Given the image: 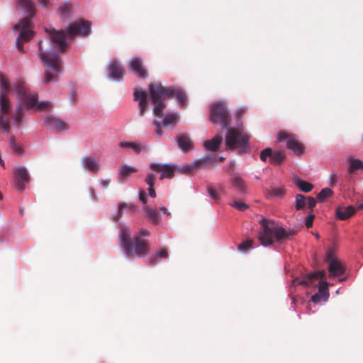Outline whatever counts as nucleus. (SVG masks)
Segmentation results:
<instances>
[{"label":"nucleus","instance_id":"obj_1","mask_svg":"<svg viewBox=\"0 0 363 363\" xmlns=\"http://www.w3.org/2000/svg\"><path fill=\"white\" fill-rule=\"evenodd\" d=\"M0 128L3 130L4 133L9 134L10 130L9 114L11 111V106L9 93L11 90L16 95L18 101L16 111L13 114V125L17 129H20L21 127L26 110L38 111L52 108V104L50 101H38L35 93H28L24 83L21 81L15 82L11 86L6 76L0 74Z\"/></svg>","mask_w":363,"mask_h":363},{"label":"nucleus","instance_id":"obj_2","mask_svg":"<svg viewBox=\"0 0 363 363\" xmlns=\"http://www.w3.org/2000/svg\"><path fill=\"white\" fill-rule=\"evenodd\" d=\"M150 233L147 229L142 228L131 238L130 229L123 224L120 226L118 233V242L125 255L133 257H143L148 251L147 243L140 238L147 237Z\"/></svg>","mask_w":363,"mask_h":363},{"label":"nucleus","instance_id":"obj_3","mask_svg":"<svg viewBox=\"0 0 363 363\" xmlns=\"http://www.w3.org/2000/svg\"><path fill=\"white\" fill-rule=\"evenodd\" d=\"M148 90L150 95V101L154 103L153 113L160 116L166 104L162 99L176 97L179 106H184L186 104V95L182 89L174 86H170L167 89L164 88L161 84H150Z\"/></svg>","mask_w":363,"mask_h":363},{"label":"nucleus","instance_id":"obj_4","mask_svg":"<svg viewBox=\"0 0 363 363\" xmlns=\"http://www.w3.org/2000/svg\"><path fill=\"white\" fill-rule=\"evenodd\" d=\"M260 230L258 239L264 247H269L275 242H281L291 238L295 235V231L286 230L279 225L274 220L262 217L259 221Z\"/></svg>","mask_w":363,"mask_h":363},{"label":"nucleus","instance_id":"obj_5","mask_svg":"<svg viewBox=\"0 0 363 363\" xmlns=\"http://www.w3.org/2000/svg\"><path fill=\"white\" fill-rule=\"evenodd\" d=\"M16 1L18 11L27 15V17L21 19L18 24H15L12 27L13 30L19 31L16 40V47L20 52L23 53V43L28 41L33 35V32L30 29V18L35 12V3L32 0Z\"/></svg>","mask_w":363,"mask_h":363},{"label":"nucleus","instance_id":"obj_6","mask_svg":"<svg viewBox=\"0 0 363 363\" xmlns=\"http://www.w3.org/2000/svg\"><path fill=\"white\" fill-rule=\"evenodd\" d=\"M39 53L38 57L43 62L45 72L42 82L45 85L56 82L61 72L62 60L60 55L51 49H44L43 40H38Z\"/></svg>","mask_w":363,"mask_h":363},{"label":"nucleus","instance_id":"obj_7","mask_svg":"<svg viewBox=\"0 0 363 363\" xmlns=\"http://www.w3.org/2000/svg\"><path fill=\"white\" fill-rule=\"evenodd\" d=\"M325 272L324 270L309 273L303 278L296 277L292 281L294 286L303 285L313 286L318 284V292L311 296V301L316 303L321 300L326 301L329 297L328 291V283L323 281Z\"/></svg>","mask_w":363,"mask_h":363},{"label":"nucleus","instance_id":"obj_8","mask_svg":"<svg viewBox=\"0 0 363 363\" xmlns=\"http://www.w3.org/2000/svg\"><path fill=\"white\" fill-rule=\"evenodd\" d=\"M242 108L238 110V126L242 125L241 114L243 112ZM250 135L243 132L242 129L238 127L237 129L230 128L225 135V142L226 148L234 150L239 148L240 153H245L249 148Z\"/></svg>","mask_w":363,"mask_h":363},{"label":"nucleus","instance_id":"obj_9","mask_svg":"<svg viewBox=\"0 0 363 363\" xmlns=\"http://www.w3.org/2000/svg\"><path fill=\"white\" fill-rule=\"evenodd\" d=\"M210 120L213 123H219L223 129L229 125V113L225 104L220 101L212 104L210 113Z\"/></svg>","mask_w":363,"mask_h":363},{"label":"nucleus","instance_id":"obj_10","mask_svg":"<svg viewBox=\"0 0 363 363\" xmlns=\"http://www.w3.org/2000/svg\"><path fill=\"white\" fill-rule=\"evenodd\" d=\"M67 32L72 38L89 35L91 33V23L87 21H79L70 23L67 28Z\"/></svg>","mask_w":363,"mask_h":363},{"label":"nucleus","instance_id":"obj_11","mask_svg":"<svg viewBox=\"0 0 363 363\" xmlns=\"http://www.w3.org/2000/svg\"><path fill=\"white\" fill-rule=\"evenodd\" d=\"M150 167L152 171L160 174V179L164 178H172L174 177V172L177 170V165L174 163H157L151 162Z\"/></svg>","mask_w":363,"mask_h":363},{"label":"nucleus","instance_id":"obj_12","mask_svg":"<svg viewBox=\"0 0 363 363\" xmlns=\"http://www.w3.org/2000/svg\"><path fill=\"white\" fill-rule=\"evenodd\" d=\"M325 262L328 263V271L330 277H335L343 274L345 272L340 261L335 258L332 251L327 252Z\"/></svg>","mask_w":363,"mask_h":363},{"label":"nucleus","instance_id":"obj_13","mask_svg":"<svg viewBox=\"0 0 363 363\" xmlns=\"http://www.w3.org/2000/svg\"><path fill=\"white\" fill-rule=\"evenodd\" d=\"M50 38L51 41L55 45V48L61 52L66 50L67 43L66 41V33L64 30H56L52 29L51 30H45Z\"/></svg>","mask_w":363,"mask_h":363},{"label":"nucleus","instance_id":"obj_14","mask_svg":"<svg viewBox=\"0 0 363 363\" xmlns=\"http://www.w3.org/2000/svg\"><path fill=\"white\" fill-rule=\"evenodd\" d=\"M277 140L279 142L286 140L287 148L292 150L296 155H300L303 152V145L298 142L294 138L289 135L286 133H278Z\"/></svg>","mask_w":363,"mask_h":363},{"label":"nucleus","instance_id":"obj_15","mask_svg":"<svg viewBox=\"0 0 363 363\" xmlns=\"http://www.w3.org/2000/svg\"><path fill=\"white\" fill-rule=\"evenodd\" d=\"M128 68L138 78L146 79L148 77L147 71L144 68L142 60L139 57L130 59Z\"/></svg>","mask_w":363,"mask_h":363},{"label":"nucleus","instance_id":"obj_16","mask_svg":"<svg viewBox=\"0 0 363 363\" xmlns=\"http://www.w3.org/2000/svg\"><path fill=\"white\" fill-rule=\"evenodd\" d=\"M15 178L16 179V188L18 191H23L24 186L29 182V174L26 168L23 166L15 167Z\"/></svg>","mask_w":363,"mask_h":363},{"label":"nucleus","instance_id":"obj_17","mask_svg":"<svg viewBox=\"0 0 363 363\" xmlns=\"http://www.w3.org/2000/svg\"><path fill=\"white\" fill-rule=\"evenodd\" d=\"M44 125L52 131L57 132L67 129V124L60 118L53 116H45L43 118Z\"/></svg>","mask_w":363,"mask_h":363},{"label":"nucleus","instance_id":"obj_18","mask_svg":"<svg viewBox=\"0 0 363 363\" xmlns=\"http://www.w3.org/2000/svg\"><path fill=\"white\" fill-rule=\"evenodd\" d=\"M107 73L110 79L116 82H121L123 79L124 73L122 67L116 60H111L107 69Z\"/></svg>","mask_w":363,"mask_h":363},{"label":"nucleus","instance_id":"obj_19","mask_svg":"<svg viewBox=\"0 0 363 363\" xmlns=\"http://www.w3.org/2000/svg\"><path fill=\"white\" fill-rule=\"evenodd\" d=\"M133 99L138 101L139 116H143L148 108L146 94L139 89H135L133 91Z\"/></svg>","mask_w":363,"mask_h":363},{"label":"nucleus","instance_id":"obj_20","mask_svg":"<svg viewBox=\"0 0 363 363\" xmlns=\"http://www.w3.org/2000/svg\"><path fill=\"white\" fill-rule=\"evenodd\" d=\"M81 163L82 168L86 171L97 173L100 169L99 160H96L93 156L83 157Z\"/></svg>","mask_w":363,"mask_h":363},{"label":"nucleus","instance_id":"obj_21","mask_svg":"<svg viewBox=\"0 0 363 363\" xmlns=\"http://www.w3.org/2000/svg\"><path fill=\"white\" fill-rule=\"evenodd\" d=\"M175 140L178 147L183 152H186L193 149V142L187 135H177Z\"/></svg>","mask_w":363,"mask_h":363},{"label":"nucleus","instance_id":"obj_22","mask_svg":"<svg viewBox=\"0 0 363 363\" xmlns=\"http://www.w3.org/2000/svg\"><path fill=\"white\" fill-rule=\"evenodd\" d=\"M355 212V208L353 206H340L336 209L335 216L337 218L345 220L350 218Z\"/></svg>","mask_w":363,"mask_h":363},{"label":"nucleus","instance_id":"obj_23","mask_svg":"<svg viewBox=\"0 0 363 363\" xmlns=\"http://www.w3.org/2000/svg\"><path fill=\"white\" fill-rule=\"evenodd\" d=\"M216 161V156L213 153L206 154L201 158L194 160L196 168L213 165Z\"/></svg>","mask_w":363,"mask_h":363},{"label":"nucleus","instance_id":"obj_24","mask_svg":"<svg viewBox=\"0 0 363 363\" xmlns=\"http://www.w3.org/2000/svg\"><path fill=\"white\" fill-rule=\"evenodd\" d=\"M138 172V169L136 167L127 164H123L118 168V179L123 180L130 177L132 174Z\"/></svg>","mask_w":363,"mask_h":363},{"label":"nucleus","instance_id":"obj_25","mask_svg":"<svg viewBox=\"0 0 363 363\" xmlns=\"http://www.w3.org/2000/svg\"><path fill=\"white\" fill-rule=\"evenodd\" d=\"M144 215L145 218L152 224L157 225L160 222V217L157 211L151 206H146L144 208Z\"/></svg>","mask_w":363,"mask_h":363},{"label":"nucleus","instance_id":"obj_26","mask_svg":"<svg viewBox=\"0 0 363 363\" xmlns=\"http://www.w3.org/2000/svg\"><path fill=\"white\" fill-rule=\"evenodd\" d=\"M222 140V137L220 135H218L210 140L204 141L203 146L207 150L215 152L218 150Z\"/></svg>","mask_w":363,"mask_h":363},{"label":"nucleus","instance_id":"obj_27","mask_svg":"<svg viewBox=\"0 0 363 363\" xmlns=\"http://www.w3.org/2000/svg\"><path fill=\"white\" fill-rule=\"evenodd\" d=\"M119 146L124 149H131L134 151V152L139 154L145 148V145H143L140 142L135 141H121L119 143Z\"/></svg>","mask_w":363,"mask_h":363},{"label":"nucleus","instance_id":"obj_28","mask_svg":"<svg viewBox=\"0 0 363 363\" xmlns=\"http://www.w3.org/2000/svg\"><path fill=\"white\" fill-rule=\"evenodd\" d=\"M168 256H169L168 252L166 250L160 249V250H157L155 255H153L152 256H151L149 258V260H150L149 264L155 266L158 263V262L157 261V259L167 258Z\"/></svg>","mask_w":363,"mask_h":363},{"label":"nucleus","instance_id":"obj_29","mask_svg":"<svg viewBox=\"0 0 363 363\" xmlns=\"http://www.w3.org/2000/svg\"><path fill=\"white\" fill-rule=\"evenodd\" d=\"M135 206L133 204H128L121 203L118 204V213L115 215V221H118L124 210L133 211L135 210Z\"/></svg>","mask_w":363,"mask_h":363},{"label":"nucleus","instance_id":"obj_30","mask_svg":"<svg viewBox=\"0 0 363 363\" xmlns=\"http://www.w3.org/2000/svg\"><path fill=\"white\" fill-rule=\"evenodd\" d=\"M294 183L298 188L304 192H310L313 189V185L304 180L299 179L298 177L294 178Z\"/></svg>","mask_w":363,"mask_h":363},{"label":"nucleus","instance_id":"obj_31","mask_svg":"<svg viewBox=\"0 0 363 363\" xmlns=\"http://www.w3.org/2000/svg\"><path fill=\"white\" fill-rule=\"evenodd\" d=\"M231 183L238 194H241L245 191V186L241 178L233 177L231 179Z\"/></svg>","mask_w":363,"mask_h":363},{"label":"nucleus","instance_id":"obj_32","mask_svg":"<svg viewBox=\"0 0 363 363\" xmlns=\"http://www.w3.org/2000/svg\"><path fill=\"white\" fill-rule=\"evenodd\" d=\"M72 5L69 2H65L60 5L58 13L61 18H67L71 13Z\"/></svg>","mask_w":363,"mask_h":363},{"label":"nucleus","instance_id":"obj_33","mask_svg":"<svg viewBox=\"0 0 363 363\" xmlns=\"http://www.w3.org/2000/svg\"><path fill=\"white\" fill-rule=\"evenodd\" d=\"M284 159V154L281 151H272V155L269 159V162L272 164H280Z\"/></svg>","mask_w":363,"mask_h":363},{"label":"nucleus","instance_id":"obj_34","mask_svg":"<svg viewBox=\"0 0 363 363\" xmlns=\"http://www.w3.org/2000/svg\"><path fill=\"white\" fill-rule=\"evenodd\" d=\"M179 114L174 113L164 116L163 119V125L164 126H169L171 125H175L178 122Z\"/></svg>","mask_w":363,"mask_h":363},{"label":"nucleus","instance_id":"obj_35","mask_svg":"<svg viewBox=\"0 0 363 363\" xmlns=\"http://www.w3.org/2000/svg\"><path fill=\"white\" fill-rule=\"evenodd\" d=\"M308 197L302 195L297 194L296 196L295 207L296 210L303 209L307 206Z\"/></svg>","mask_w":363,"mask_h":363},{"label":"nucleus","instance_id":"obj_36","mask_svg":"<svg viewBox=\"0 0 363 363\" xmlns=\"http://www.w3.org/2000/svg\"><path fill=\"white\" fill-rule=\"evenodd\" d=\"M333 194V191L330 188H324L323 189L317 196V200L318 202H323L328 198H330Z\"/></svg>","mask_w":363,"mask_h":363},{"label":"nucleus","instance_id":"obj_37","mask_svg":"<svg viewBox=\"0 0 363 363\" xmlns=\"http://www.w3.org/2000/svg\"><path fill=\"white\" fill-rule=\"evenodd\" d=\"M362 165V161L359 159H353L349 165L348 172L350 173H353L357 169H361V166Z\"/></svg>","mask_w":363,"mask_h":363},{"label":"nucleus","instance_id":"obj_38","mask_svg":"<svg viewBox=\"0 0 363 363\" xmlns=\"http://www.w3.org/2000/svg\"><path fill=\"white\" fill-rule=\"evenodd\" d=\"M284 195V189L281 187L280 188H276V187H271L269 190V198H274V197H282Z\"/></svg>","mask_w":363,"mask_h":363},{"label":"nucleus","instance_id":"obj_39","mask_svg":"<svg viewBox=\"0 0 363 363\" xmlns=\"http://www.w3.org/2000/svg\"><path fill=\"white\" fill-rule=\"evenodd\" d=\"M230 205L240 211H245L250 208L248 204L240 201H233Z\"/></svg>","mask_w":363,"mask_h":363},{"label":"nucleus","instance_id":"obj_40","mask_svg":"<svg viewBox=\"0 0 363 363\" xmlns=\"http://www.w3.org/2000/svg\"><path fill=\"white\" fill-rule=\"evenodd\" d=\"M207 190L208 196L211 199H213L215 201H218L219 200L220 195L217 189L213 186H208Z\"/></svg>","mask_w":363,"mask_h":363},{"label":"nucleus","instance_id":"obj_41","mask_svg":"<svg viewBox=\"0 0 363 363\" xmlns=\"http://www.w3.org/2000/svg\"><path fill=\"white\" fill-rule=\"evenodd\" d=\"M196 168V164H194V161L192 163L186 164L185 165H183L182 167L177 166V169L180 172L188 174Z\"/></svg>","mask_w":363,"mask_h":363},{"label":"nucleus","instance_id":"obj_42","mask_svg":"<svg viewBox=\"0 0 363 363\" xmlns=\"http://www.w3.org/2000/svg\"><path fill=\"white\" fill-rule=\"evenodd\" d=\"M254 247L252 240H247L239 245V250L242 252H246L249 249H253Z\"/></svg>","mask_w":363,"mask_h":363},{"label":"nucleus","instance_id":"obj_43","mask_svg":"<svg viewBox=\"0 0 363 363\" xmlns=\"http://www.w3.org/2000/svg\"><path fill=\"white\" fill-rule=\"evenodd\" d=\"M9 143L15 153L18 155L22 153V147L20 145L17 144L14 138L12 137L10 138Z\"/></svg>","mask_w":363,"mask_h":363},{"label":"nucleus","instance_id":"obj_44","mask_svg":"<svg viewBox=\"0 0 363 363\" xmlns=\"http://www.w3.org/2000/svg\"><path fill=\"white\" fill-rule=\"evenodd\" d=\"M272 155V149L269 147L265 148L260 152V160L263 162H265L267 158L271 157Z\"/></svg>","mask_w":363,"mask_h":363},{"label":"nucleus","instance_id":"obj_45","mask_svg":"<svg viewBox=\"0 0 363 363\" xmlns=\"http://www.w3.org/2000/svg\"><path fill=\"white\" fill-rule=\"evenodd\" d=\"M155 179L156 177L155 174L152 172H151L147 174V176L145 178V182L147 183L148 186H150V187H151V186L155 185Z\"/></svg>","mask_w":363,"mask_h":363},{"label":"nucleus","instance_id":"obj_46","mask_svg":"<svg viewBox=\"0 0 363 363\" xmlns=\"http://www.w3.org/2000/svg\"><path fill=\"white\" fill-rule=\"evenodd\" d=\"M315 218V215L311 212L306 218L305 225L307 228H310L313 225V220Z\"/></svg>","mask_w":363,"mask_h":363},{"label":"nucleus","instance_id":"obj_47","mask_svg":"<svg viewBox=\"0 0 363 363\" xmlns=\"http://www.w3.org/2000/svg\"><path fill=\"white\" fill-rule=\"evenodd\" d=\"M317 201L318 200H316L313 197L308 196L307 206L309 208L313 209L316 206Z\"/></svg>","mask_w":363,"mask_h":363},{"label":"nucleus","instance_id":"obj_48","mask_svg":"<svg viewBox=\"0 0 363 363\" xmlns=\"http://www.w3.org/2000/svg\"><path fill=\"white\" fill-rule=\"evenodd\" d=\"M154 125L156 127L155 135L157 137H161L162 135V127L160 122L155 121Z\"/></svg>","mask_w":363,"mask_h":363},{"label":"nucleus","instance_id":"obj_49","mask_svg":"<svg viewBox=\"0 0 363 363\" xmlns=\"http://www.w3.org/2000/svg\"><path fill=\"white\" fill-rule=\"evenodd\" d=\"M145 191L143 190H140L139 191V200L143 204H146L147 201L146 198L145 197Z\"/></svg>","mask_w":363,"mask_h":363},{"label":"nucleus","instance_id":"obj_50","mask_svg":"<svg viewBox=\"0 0 363 363\" xmlns=\"http://www.w3.org/2000/svg\"><path fill=\"white\" fill-rule=\"evenodd\" d=\"M337 182V175L336 174H333L330 177V184L331 186H335Z\"/></svg>","mask_w":363,"mask_h":363},{"label":"nucleus","instance_id":"obj_51","mask_svg":"<svg viewBox=\"0 0 363 363\" xmlns=\"http://www.w3.org/2000/svg\"><path fill=\"white\" fill-rule=\"evenodd\" d=\"M110 182H111V180H110L109 179H102V180L101 181V182H100V185H101V186L104 189H106V188L108 186V185H109Z\"/></svg>","mask_w":363,"mask_h":363},{"label":"nucleus","instance_id":"obj_52","mask_svg":"<svg viewBox=\"0 0 363 363\" xmlns=\"http://www.w3.org/2000/svg\"><path fill=\"white\" fill-rule=\"evenodd\" d=\"M148 194L150 197L152 198H155L157 194H156V192L154 189V186H151V187H150V186H148Z\"/></svg>","mask_w":363,"mask_h":363},{"label":"nucleus","instance_id":"obj_53","mask_svg":"<svg viewBox=\"0 0 363 363\" xmlns=\"http://www.w3.org/2000/svg\"><path fill=\"white\" fill-rule=\"evenodd\" d=\"M89 194L93 201H94L96 199V192L93 187L89 188Z\"/></svg>","mask_w":363,"mask_h":363},{"label":"nucleus","instance_id":"obj_54","mask_svg":"<svg viewBox=\"0 0 363 363\" xmlns=\"http://www.w3.org/2000/svg\"><path fill=\"white\" fill-rule=\"evenodd\" d=\"M39 4L44 8H48V1L49 0H38Z\"/></svg>","mask_w":363,"mask_h":363},{"label":"nucleus","instance_id":"obj_55","mask_svg":"<svg viewBox=\"0 0 363 363\" xmlns=\"http://www.w3.org/2000/svg\"><path fill=\"white\" fill-rule=\"evenodd\" d=\"M160 210L162 213L166 214L167 216L170 215V213L168 211L167 208L164 206H161L160 208Z\"/></svg>","mask_w":363,"mask_h":363},{"label":"nucleus","instance_id":"obj_56","mask_svg":"<svg viewBox=\"0 0 363 363\" xmlns=\"http://www.w3.org/2000/svg\"><path fill=\"white\" fill-rule=\"evenodd\" d=\"M358 208L359 209H362L363 208V202L362 201L359 202V203L358 205Z\"/></svg>","mask_w":363,"mask_h":363},{"label":"nucleus","instance_id":"obj_57","mask_svg":"<svg viewBox=\"0 0 363 363\" xmlns=\"http://www.w3.org/2000/svg\"><path fill=\"white\" fill-rule=\"evenodd\" d=\"M224 160H225V158H224L223 156H220V157H219V160H220V162H223Z\"/></svg>","mask_w":363,"mask_h":363},{"label":"nucleus","instance_id":"obj_58","mask_svg":"<svg viewBox=\"0 0 363 363\" xmlns=\"http://www.w3.org/2000/svg\"><path fill=\"white\" fill-rule=\"evenodd\" d=\"M345 279V278L340 279H339V281H340V282H341V281H343Z\"/></svg>","mask_w":363,"mask_h":363},{"label":"nucleus","instance_id":"obj_59","mask_svg":"<svg viewBox=\"0 0 363 363\" xmlns=\"http://www.w3.org/2000/svg\"><path fill=\"white\" fill-rule=\"evenodd\" d=\"M361 169L363 170V162H362V165L361 166Z\"/></svg>","mask_w":363,"mask_h":363}]
</instances>
